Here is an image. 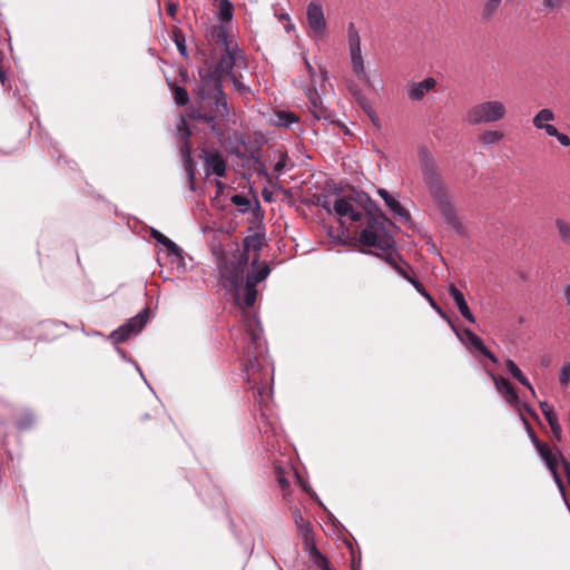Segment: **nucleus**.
Masks as SVG:
<instances>
[{
  "label": "nucleus",
  "mask_w": 570,
  "mask_h": 570,
  "mask_svg": "<svg viewBox=\"0 0 570 570\" xmlns=\"http://www.w3.org/2000/svg\"><path fill=\"white\" fill-rule=\"evenodd\" d=\"M198 76L199 82L195 90V96L200 102H212L214 109L208 112L200 108L193 109L190 116L196 120L206 122L212 131L217 137H220L223 131L217 127L216 119H226L230 112L226 94L223 90V77L213 67L200 68Z\"/></svg>",
  "instance_id": "nucleus-1"
},
{
  "label": "nucleus",
  "mask_w": 570,
  "mask_h": 570,
  "mask_svg": "<svg viewBox=\"0 0 570 570\" xmlns=\"http://www.w3.org/2000/svg\"><path fill=\"white\" fill-rule=\"evenodd\" d=\"M419 157L422 179L431 198L433 199L434 206L440 212V215L446 225L455 232L462 233V225L455 214L452 197L433 156L429 150L421 149Z\"/></svg>",
  "instance_id": "nucleus-2"
},
{
  "label": "nucleus",
  "mask_w": 570,
  "mask_h": 570,
  "mask_svg": "<svg viewBox=\"0 0 570 570\" xmlns=\"http://www.w3.org/2000/svg\"><path fill=\"white\" fill-rule=\"evenodd\" d=\"M363 208L367 214L365 227L358 234V242L365 247H375L386 250L393 247L394 237L391 233L393 225L367 195L364 197Z\"/></svg>",
  "instance_id": "nucleus-3"
},
{
  "label": "nucleus",
  "mask_w": 570,
  "mask_h": 570,
  "mask_svg": "<svg viewBox=\"0 0 570 570\" xmlns=\"http://www.w3.org/2000/svg\"><path fill=\"white\" fill-rule=\"evenodd\" d=\"M249 256L245 254L219 253L216 256L218 273L217 286L226 291L233 297L236 305L242 308L243 295L240 294V282L247 271Z\"/></svg>",
  "instance_id": "nucleus-4"
},
{
  "label": "nucleus",
  "mask_w": 570,
  "mask_h": 570,
  "mask_svg": "<svg viewBox=\"0 0 570 570\" xmlns=\"http://www.w3.org/2000/svg\"><path fill=\"white\" fill-rule=\"evenodd\" d=\"M209 39L223 50L218 62L213 67L222 77H228L236 73V70L247 67L245 53L230 38L229 28L215 26L210 31Z\"/></svg>",
  "instance_id": "nucleus-5"
},
{
  "label": "nucleus",
  "mask_w": 570,
  "mask_h": 570,
  "mask_svg": "<svg viewBox=\"0 0 570 570\" xmlns=\"http://www.w3.org/2000/svg\"><path fill=\"white\" fill-rule=\"evenodd\" d=\"M507 115V108L499 100H487L470 107L465 114V120L471 126L480 124L498 122Z\"/></svg>",
  "instance_id": "nucleus-6"
},
{
  "label": "nucleus",
  "mask_w": 570,
  "mask_h": 570,
  "mask_svg": "<svg viewBox=\"0 0 570 570\" xmlns=\"http://www.w3.org/2000/svg\"><path fill=\"white\" fill-rule=\"evenodd\" d=\"M245 340L246 346L243 353L248 356V365L254 367L257 364V354L262 353V328L258 320L254 316H247L245 320Z\"/></svg>",
  "instance_id": "nucleus-7"
},
{
  "label": "nucleus",
  "mask_w": 570,
  "mask_h": 570,
  "mask_svg": "<svg viewBox=\"0 0 570 570\" xmlns=\"http://www.w3.org/2000/svg\"><path fill=\"white\" fill-rule=\"evenodd\" d=\"M177 132L180 138V155L184 163V169L187 175V179L189 181L190 190L195 189V168H194V159L191 157V130L188 127L185 118L181 117L180 124L177 127Z\"/></svg>",
  "instance_id": "nucleus-8"
},
{
  "label": "nucleus",
  "mask_w": 570,
  "mask_h": 570,
  "mask_svg": "<svg viewBox=\"0 0 570 570\" xmlns=\"http://www.w3.org/2000/svg\"><path fill=\"white\" fill-rule=\"evenodd\" d=\"M149 314L148 309L145 308L139 312L136 316L129 318L126 323L120 325L117 330L110 334V340L115 344L124 343L129 340L132 335L138 334L147 324Z\"/></svg>",
  "instance_id": "nucleus-9"
},
{
  "label": "nucleus",
  "mask_w": 570,
  "mask_h": 570,
  "mask_svg": "<svg viewBox=\"0 0 570 570\" xmlns=\"http://www.w3.org/2000/svg\"><path fill=\"white\" fill-rule=\"evenodd\" d=\"M271 274V267L265 263L257 271L245 276L242 308L254 306L257 297L256 285L266 279Z\"/></svg>",
  "instance_id": "nucleus-10"
},
{
  "label": "nucleus",
  "mask_w": 570,
  "mask_h": 570,
  "mask_svg": "<svg viewBox=\"0 0 570 570\" xmlns=\"http://www.w3.org/2000/svg\"><path fill=\"white\" fill-rule=\"evenodd\" d=\"M306 17L308 26L313 31V37L316 39L323 38L326 30V20L322 6L311 1L306 8Z\"/></svg>",
  "instance_id": "nucleus-11"
},
{
  "label": "nucleus",
  "mask_w": 570,
  "mask_h": 570,
  "mask_svg": "<svg viewBox=\"0 0 570 570\" xmlns=\"http://www.w3.org/2000/svg\"><path fill=\"white\" fill-rule=\"evenodd\" d=\"M204 153L205 170L207 175H215L224 177L226 175V160L218 150H210Z\"/></svg>",
  "instance_id": "nucleus-12"
},
{
  "label": "nucleus",
  "mask_w": 570,
  "mask_h": 570,
  "mask_svg": "<svg viewBox=\"0 0 570 570\" xmlns=\"http://www.w3.org/2000/svg\"><path fill=\"white\" fill-rule=\"evenodd\" d=\"M377 194L384 200L386 207L391 210L396 220L404 224L411 223V214L409 210L405 209L386 189L380 188Z\"/></svg>",
  "instance_id": "nucleus-13"
},
{
  "label": "nucleus",
  "mask_w": 570,
  "mask_h": 570,
  "mask_svg": "<svg viewBox=\"0 0 570 570\" xmlns=\"http://www.w3.org/2000/svg\"><path fill=\"white\" fill-rule=\"evenodd\" d=\"M489 375L493 380L495 389L502 397L514 409H520L521 402L513 385L507 379L499 377L492 372H489Z\"/></svg>",
  "instance_id": "nucleus-14"
},
{
  "label": "nucleus",
  "mask_w": 570,
  "mask_h": 570,
  "mask_svg": "<svg viewBox=\"0 0 570 570\" xmlns=\"http://www.w3.org/2000/svg\"><path fill=\"white\" fill-rule=\"evenodd\" d=\"M463 335L466 337V342H464V344L471 353H480L489 358L493 364H498V357L485 346L483 341L476 334L471 330L465 328L463 331Z\"/></svg>",
  "instance_id": "nucleus-15"
},
{
  "label": "nucleus",
  "mask_w": 570,
  "mask_h": 570,
  "mask_svg": "<svg viewBox=\"0 0 570 570\" xmlns=\"http://www.w3.org/2000/svg\"><path fill=\"white\" fill-rule=\"evenodd\" d=\"M435 86L436 80L433 77H428L420 82H410L406 86L407 98L412 101H421Z\"/></svg>",
  "instance_id": "nucleus-16"
},
{
  "label": "nucleus",
  "mask_w": 570,
  "mask_h": 570,
  "mask_svg": "<svg viewBox=\"0 0 570 570\" xmlns=\"http://www.w3.org/2000/svg\"><path fill=\"white\" fill-rule=\"evenodd\" d=\"M333 212L340 217H348L352 222H360L363 214L354 208L352 198L338 197L333 204Z\"/></svg>",
  "instance_id": "nucleus-17"
},
{
  "label": "nucleus",
  "mask_w": 570,
  "mask_h": 570,
  "mask_svg": "<svg viewBox=\"0 0 570 570\" xmlns=\"http://www.w3.org/2000/svg\"><path fill=\"white\" fill-rule=\"evenodd\" d=\"M556 119L554 112L550 108L540 109L533 117V126L543 130L547 136L557 134V127L551 122Z\"/></svg>",
  "instance_id": "nucleus-18"
},
{
  "label": "nucleus",
  "mask_w": 570,
  "mask_h": 570,
  "mask_svg": "<svg viewBox=\"0 0 570 570\" xmlns=\"http://www.w3.org/2000/svg\"><path fill=\"white\" fill-rule=\"evenodd\" d=\"M448 291H449V295L451 296L455 306L458 307L460 314L464 317L465 321L474 324L475 317L472 314V312L465 301L464 294L453 284H451L449 286Z\"/></svg>",
  "instance_id": "nucleus-19"
},
{
  "label": "nucleus",
  "mask_w": 570,
  "mask_h": 570,
  "mask_svg": "<svg viewBox=\"0 0 570 570\" xmlns=\"http://www.w3.org/2000/svg\"><path fill=\"white\" fill-rule=\"evenodd\" d=\"M521 420H522V422L525 425V429H527V431L529 433V436H530L533 445L535 446L539 455L541 456V459L543 461H547L550 458H552L554 455H558V452H560L558 449H556V451H552L550 448H548L547 445H544V444H542L540 442V440L538 439L535 432L533 431V429L531 428L530 423L528 422V420L523 415H521Z\"/></svg>",
  "instance_id": "nucleus-20"
},
{
  "label": "nucleus",
  "mask_w": 570,
  "mask_h": 570,
  "mask_svg": "<svg viewBox=\"0 0 570 570\" xmlns=\"http://www.w3.org/2000/svg\"><path fill=\"white\" fill-rule=\"evenodd\" d=\"M502 2L503 0H484L480 10L481 22H491L499 13Z\"/></svg>",
  "instance_id": "nucleus-21"
},
{
  "label": "nucleus",
  "mask_w": 570,
  "mask_h": 570,
  "mask_svg": "<svg viewBox=\"0 0 570 570\" xmlns=\"http://www.w3.org/2000/svg\"><path fill=\"white\" fill-rule=\"evenodd\" d=\"M150 235L157 243L165 246L169 254L183 258V249L175 242L165 236L163 233L155 228H151Z\"/></svg>",
  "instance_id": "nucleus-22"
},
{
  "label": "nucleus",
  "mask_w": 570,
  "mask_h": 570,
  "mask_svg": "<svg viewBox=\"0 0 570 570\" xmlns=\"http://www.w3.org/2000/svg\"><path fill=\"white\" fill-rule=\"evenodd\" d=\"M505 366L508 372L512 375L513 379H515L520 384H522L524 387H527L532 395H535V391L528 380V377L522 373V371L519 368V366L515 364V362L511 358H508L505 361Z\"/></svg>",
  "instance_id": "nucleus-23"
},
{
  "label": "nucleus",
  "mask_w": 570,
  "mask_h": 570,
  "mask_svg": "<svg viewBox=\"0 0 570 570\" xmlns=\"http://www.w3.org/2000/svg\"><path fill=\"white\" fill-rule=\"evenodd\" d=\"M350 57H351V65H352L353 72L356 75V77L360 80L368 83L370 78L364 68L362 51L350 52Z\"/></svg>",
  "instance_id": "nucleus-24"
},
{
  "label": "nucleus",
  "mask_w": 570,
  "mask_h": 570,
  "mask_svg": "<svg viewBox=\"0 0 570 570\" xmlns=\"http://www.w3.org/2000/svg\"><path fill=\"white\" fill-rule=\"evenodd\" d=\"M558 462H560L559 455H554L549 460L544 461L547 468L549 469L553 476V481L557 484L559 491L564 495V484L558 472Z\"/></svg>",
  "instance_id": "nucleus-25"
},
{
  "label": "nucleus",
  "mask_w": 570,
  "mask_h": 570,
  "mask_svg": "<svg viewBox=\"0 0 570 570\" xmlns=\"http://www.w3.org/2000/svg\"><path fill=\"white\" fill-rule=\"evenodd\" d=\"M234 12V6L230 0H219V21L218 26H226L228 28L232 21Z\"/></svg>",
  "instance_id": "nucleus-26"
},
{
  "label": "nucleus",
  "mask_w": 570,
  "mask_h": 570,
  "mask_svg": "<svg viewBox=\"0 0 570 570\" xmlns=\"http://www.w3.org/2000/svg\"><path fill=\"white\" fill-rule=\"evenodd\" d=\"M168 86L171 90V94L174 96L175 104L179 107H184L189 101V95L188 91L174 82L168 81Z\"/></svg>",
  "instance_id": "nucleus-27"
},
{
  "label": "nucleus",
  "mask_w": 570,
  "mask_h": 570,
  "mask_svg": "<svg viewBox=\"0 0 570 570\" xmlns=\"http://www.w3.org/2000/svg\"><path fill=\"white\" fill-rule=\"evenodd\" d=\"M504 137V134L500 130H484L478 136V140L483 146H492L498 144L500 140H502Z\"/></svg>",
  "instance_id": "nucleus-28"
},
{
  "label": "nucleus",
  "mask_w": 570,
  "mask_h": 570,
  "mask_svg": "<svg viewBox=\"0 0 570 570\" xmlns=\"http://www.w3.org/2000/svg\"><path fill=\"white\" fill-rule=\"evenodd\" d=\"M275 117L274 124L283 128H291L292 125L298 122V117L292 111H278Z\"/></svg>",
  "instance_id": "nucleus-29"
},
{
  "label": "nucleus",
  "mask_w": 570,
  "mask_h": 570,
  "mask_svg": "<svg viewBox=\"0 0 570 570\" xmlns=\"http://www.w3.org/2000/svg\"><path fill=\"white\" fill-rule=\"evenodd\" d=\"M308 557L311 562L320 570H326L330 568L328 560L320 552L315 544H312L308 551Z\"/></svg>",
  "instance_id": "nucleus-30"
},
{
  "label": "nucleus",
  "mask_w": 570,
  "mask_h": 570,
  "mask_svg": "<svg viewBox=\"0 0 570 570\" xmlns=\"http://www.w3.org/2000/svg\"><path fill=\"white\" fill-rule=\"evenodd\" d=\"M262 248V239L258 234H252L244 238V248L243 250H236L238 254H245L248 256L249 250L259 252Z\"/></svg>",
  "instance_id": "nucleus-31"
},
{
  "label": "nucleus",
  "mask_w": 570,
  "mask_h": 570,
  "mask_svg": "<svg viewBox=\"0 0 570 570\" xmlns=\"http://www.w3.org/2000/svg\"><path fill=\"white\" fill-rule=\"evenodd\" d=\"M347 38H348L350 52L362 51L361 50V38H360L358 31L353 22L348 23Z\"/></svg>",
  "instance_id": "nucleus-32"
},
{
  "label": "nucleus",
  "mask_w": 570,
  "mask_h": 570,
  "mask_svg": "<svg viewBox=\"0 0 570 570\" xmlns=\"http://www.w3.org/2000/svg\"><path fill=\"white\" fill-rule=\"evenodd\" d=\"M308 110L317 120L327 118V109L323 106L321 97L308 104Z\"/></svg>",
  "instance_id": "nucleus-33"
},
{
  "label": "nucleus",
  "mask_w": 570,
  "mask_h": 570,
  "mask_svg": "<svg viewBox=\"0 0 570 570\" xmlns=\"http://www.w3.org/2000/svg\"><path fill=\"white\" fill-rule=\"evenodd\" d=\"M173 40H174L180 56L184 58H188L185 36L183 35V32L180 30H176L173 32Z\"/></svg>",
  "instance_id": "nucleus-34"
},
{
  "label": "nucleus",
  "mask_w": 570,
  "mask_h": 570,
  "mask_svg": "<svg viewBox=\"0 0 570 570\" xmlns=\"http://www.w3.org/2000/svg\"><path fill=\"white\" fill-rule=\"evenodd\" d=\"M556 226L559 232L561 240L564 244L570 245V224L562 219H558L556 222Z\"/></svg>",
  "instance_id": "nucleus-35"
},
{
  "label": "nucleus",
  "mask_w": 570,
  "mask_h": 570,
  "mask_svg": "<svg viewBox=\"0 0 570 570\" xmlns=\"http://www.w3.org/2000/svg\"><path fill=\"white\" fill-rule=\"evenodd\" d=\"M35 423V415L31 412H26L21 415V417L16 422V426L21 430L30 429Z\"/></svg>",
  "instance_id": "nucleus-36"
},
{
  "label": "nucleus",
  "mask_w": 570,
  "mask_h": 570,
  "mask_svg": "<svg viewBox=\"0 0 570 570\" xmlns=\"http://www.w3.org/2000/svg\"><path fill=\"white\" fill-rule=\"evenodd\" d=\"M230 200L235 206L239 207L242 213H246L250 207V200L244 195L235 194Z\"/></svg>",
  "instance_id": "nucleus-37"
},
{
  "label": "nucleus",
  "mask_w": 570,
  "mask_h": 570,
  "mask_svg": "<svg viewBox=\"0 0 570 570\" xmlns=\"http://www.w3.org/2000/svg\"><path fill=\"white\" fill-rule=\"evenodd\" d=\"M395 246V243L393 244ZM384 255V261L394 269L395 265H399V262H402V257L394 252V247L389 248L386 250H382Z\"/></svg>",
  "instance_id": "nucleus-38"
},
{
  "label": "nucleus",
  "mask_w": 570,
  "mask_h": 570,
  "mask_svg": "<svg viewBox=\"0 0 570 570\" xmlns=\"http://www.w3.org/2000/svg\"><path fill=\"white\" fill-rule=\"evenodd\" d=\"M229 80L232 81L235 90L239 94V95H246L250 91V89L245 86L238 78L237 73H233L230 76H228Z\"/></svg>",
  "instance_id": "nucleus-39"
},
{
  "label": "nucleus",
  "mask_w": 570,
  "mask_h": 570,
  "mask_svg": "<svg viewBox=\"0 0 570 570\" xmlns=\"http://www.w3.org/2000/svg\"><path fill=\"white\" fill-rule=\"evenodd\" d=\"M430 303V305L443 317L448 321V323L451 325V327L454 330L456 336L462 340L461 334L458 332L451 320L445 315V313L441 309V307L438 305V303L434 301V298L430 295V298H426Z\"/></svg>",
  "instance_id": "nucleus-40"
},
{
  "label": "nucleus",
  "mask_w": 570,
  "mask_h": 570,
  "mask_svg": "<svg viewBox=\"0 0 570 570\" xmlns=\"http://www.w3.org/2000/svg\"><path fill=\"white\" fill-rule=\"evenodd\" d=\"M402 263H403V264L395 265V266H394V271H395V272H396L401 277H403L404 279H406V281L410 283V279H413V278H414V277H412V276L409 274V272H407V269H411V266H410L407 263L403 262V261H402Z\"/></svg>",
  "instance_id": "nucleus-41"
},
{
  "label": "nucleus",
  "mask_w": 570,
  "mask_h": 570,
  "mask_svg": "<svg viewBox=\"0 0 570 570\" xmlns=\"http://www.w3.org/2000/svg\"><path fill=\"white\" fill-rule=\"evenodd\" d=\"M314 204L316 206L322 207L328 214H332V212H333V206H331V203H330L327 196H325V195L316 196V200L314 202Z\"/></svg>",
  "instance_id": "nucleus-42"
},
{
  "label": "nucleus",
  "mask_w": 570,
  "mask_h": 570,
  "mask_svg": "<svg viewBox=\"0 0 570 570\" xmlns=\"http://www.w3.org/2000/svg\"><path fill=\"white\" fill-rule=\"evenodd\" d=\"M559 381L562 385H568L570 382V364H563L559 371Z\"/></svg>",
  "instance_id": "nucleus-43"
},
{
  "label": "nucleus",
  "mask_w": 570,
  "mask_h": 570,
  "mask_svg": "<svg viewBox=\"0 0 570 570\" xmlns=\"http://www.w3.org/2000/svg\"><path fill=\"white\" fill-rule=\"evenodd\" d=\"M548 424L550 426V430H551V433H552L553 438L558 442L562 441V428H561L558 419L556 421L549 422Z\"/></svg>",
  "instance_id": "nucleus-44"
},
{
  "label": "nucleus",
  "mask_w": 570,
  "mask_h": 570,
  "mask_svg": "<svg viewBox=\"0 0 570 570\" xmlns=\"http://www.w3.org/2000/svg\"><path fill=\"white\" fill-rule=\"evenodd\" d=\"M244 166L246 168L250 169V170L256 171L259 175L261 174H263L265 176L267 175L266 169H265V165H264V163L259 158L255 159V164H245Z\"/></svg>",
  "instance_id": "nucleus-45"
},
{
  "label": "nucleus",
  "mask_w": 570,
  "mask_h": 570,
  "mask_svg": "<svg viewBox=\"0 0 570 570\" xmlns=\"http://www.w3.org/2000/svg\"><path fill=\"white\" fill-rule=\"evenodd\" d=\"M410 284H412L417 293L421 294L424 298H430V293L417 278L414 277L413 279H410Z\"/></svg>",
  "instance_id": "nucleus-46"
},
{
  "label": "nucleus",
  "mask_w": 570,
  "mask_h": 570,
  "mask_svg": "<svg viewBox=\"0 0 570 570\" xmlns=\"http://www.w3.org/2000/svg\"><path fill=\"white\" fill-rule=\"evenodd\" d=\"M550 137H556L557 140L559 141V144L563 147H569L570 146V137L566 134H562V132H559V130L557 129V134H550L549 135Z\"/></svg>",
  "instance_id": "nucleus-47"
},
{
  "label": "nucleus",
  "mask_w": 570,
  "mask_h": 570,
  "mask_svg": "<svg viewBox=\"0 0 570 570\" xmlns=\"http://www.w3.org/2000/svg\"><path fill=\"white\" fill-rule=\"evenodd\" d=\"M558 455L560 458V462L563 466V471L567 476L568 484L570 487V462L562 455L561 452H558Z\"/></svg>",
  "instance_id": "nucleus-48"
},
{
  "label": "nucleus",
  "mask_w": 570,
  "mask_h": 570,
  "mask_svg": "<svg viewBox=\"0 0 570 570\" xmlns=\"http://www.w3.org/2000/svg\"><path fill=\"white\" fill-rule=\"evenodd\" d=\"M305 94L308 98V104L313 100H317L320 98V95L317 90L315 89V85L312 83V86L307 87L305 90Z\"/></svg>",
  "instance_id": "nucleus-49"
},
{
  "label": "nucleus",
  "mask_w": 570,
  "mask_h": 570,
  "mask_svg": "<svg viewBox=\"0 0 570 570\" xmlns=\"http://www.w3.org/2000/svg\"><path fill=\"white\" fill-rule=\"evenodd\" d=\"M286 160H287L286 155L281 154L278 160L276 161V164L274 166V170L279 174L284 169V167L286 165Z\"/></svg>",
  "instance_id": "nucleus-50"
},
{
  "label": "nucleus",
  "mask_w": 570,
  "mask_h": 570,
  "mask_svg": "<svg viewBox=\"0 0 570 570\" xmlns=\"http://www.w3.org/2000/svg\"><path fill=\"white\" fill-rule=\"evenodd\" d=\"M277 471H278L277 481H278L281 488L282 489H287L289 487L288 480L283 475L281 469H277Z\"/></svg>",
  "instance_id": "nucleus-51"
},
{
  "label": "nucleus",
  "mask_w": 570,
  "mask_h": 570,
  "mask_svg": "<svg viewBox=\"0 0 570 570\" xmlns=\"http://www.w3.org/2000/svg\"><path fill=\"white\" fill-rule=\"evenodd\" d=\"M542 6L548 11H552L558 6V0H542Z\"/></svg>",
  "instance_id": "nucleus-52"
},
{
  "label": "nucleus",
  "mask_w": 570,
  "mask_h": 570,
  "mask_svg": "<svg viewBox=\"0 0 570 570\" xmlns=\"http://www.w3.org/2000/svg\"><path fill=\"white\" fill-rule=\"evenodd\" d=\"M305 65H306V69H307V72L311 77V81L313 85H315V70L313 68V66L311 65V62L308 60H305Z\"/></svg>",
  "instance_id": "nucleus-53"
},
{
  "label": "nucleus",
  "mask_w": 570,
  "mask_h": 570,
  "mask_svg": "<svg viewBox=\"0 0 570 570\" xmlns=\"http://www.w3.org/2000/svg\"><path fill=\"white\" fill-rule=\"evenodd\" d=\"M563 298H564V303L566 305L568 306V308L570 309V284L566 285L564 286V289H563Z\"/></svg>",
  "instance_id": "nucleus-54"
},
{
  "label": "nucleus",
  "mask_w": 570,
  "mask_h": 570,
  "mask_svg": "<svg viewBox=\"0 0 570 570\" xmlns=\"http://www.w3.org/2000/svg\"><path fill=\"white\" fill-rule=\"evenodd\" d=\"M540 409L543 415L553 410V407L547 401L540 402Z\"/></svg>",
  "instance_id": "nucleus-55"
},
{
  "label": "nucleus",
  "mask_w": 570,
  "mask_h": 570,
  "mask_svg": "<svg viewBox=\"0 0 570 570\" xmlns=\"http://www.w3.org/2000/svg\"><path fill=\"white\" fill-rule=\"evenodd\" d=\"M517 410L518 411H522L523 410V411H525L530 415H533V416L535 415V412L533 411V409L529 404H527V403H521L520 409H517Z\"/></svg>",
  "instance_id": "nucleus-56"
},
{
  "label": "nucleus",
  "mask_w": 570,
  "mask_h": 570,
  "mask_svg": "<svg viewBox=\"0 0 570 570\" xmlns=\"http://www.w3.org/2000/svg\"><path fill=\"white\" fill-rule=\"evenodd\" d=\"M544 417H546L548 423L552 422V421H556L558 419L557 414L554 413V410L550 411L549 413H546Z\"/></svg>",
  "instance_id": "nucleus-57"
},
{
  "label": "nucleus",
  "mask_w": 570,
  "mask_h": 570,
  "mask_svg": "<svg viewBox=\"0 0 570 570\" xmlns=\"http://www.w3.org/2000/svg\"><path fill=\"white\" fill-rule=\"evenodd\" d=\"M176 9H177V8H176V6H175L174 3H169V4H168L167 10H168V12H169V14H170V16H174V14H175Z\"/></svg>",
  "instance_id": "nucleus-58"
},
{
  "label": "nucleus",
  "mask_w": 570,
  "mask_h": 570,
  "mask_svg": "<svg viewBox=\"0 0 570 570\" xmlns=\"http://www.w3.org/2000/svg\"><path fill=\"white\" fill-rule=\"evenodd\" d=\"M321 78H322V81H326L327 80V71L324 70V69H321Z\"/></svg>",
  "instance_id": "nucleus-59"
},
{
  "label": "nucleus",
  "mask_w": 570,
  "mask_h": 570,
  "mask_svg": "<svg viewBox=\"0 0 570 570\" xmlns=\"http://www.w3.org/2000/svg\"><path fill=\"white\" fill-rule=\"evenodd\" d=\"M245 373H246V376H247V380H249V374H248V365L245 366Z\"/></svg>",
  "instance_id": "nucleus-60"
},
{
  "label": "nucleus",
  "mask_w": 570,
  "mask_h": 570,
  "mask_svg": "<svg viewBox=\"0 0 570 570\" xmlns=\"http://www.w3.org/2000/svg\"><path fill=\"white\" fill-rule=\"evenodd\" d=\"M232 337L235 340V343L237 342V338L235 337V330L230 332Z\"/></svg>",
  "instance_id": "nucleus-61"
},
{
  "label": "nucleus",
  "mask_w": 570,
  "mask_h": 570,
  "mask_svg": "<svg viewBox=\"0 0 570 570\" xmlns=\"http://www.w3.org/2000/svg\"><path fill=\"white\" fill-rule=\"evenodd\" d=\"M257 393L259 394V396H262L263 395V387H258L257 389Z\"/></svg>",
  "instance_id": "nucleus-62"
},
{
  "label": "nucleus",
  "mask_w": 570,
  "mask_h": 570,
  "mask_svg": "<svg viewBox=\"0 0 570 570\" xmlns=\"http://www.w3.org/2000/svg\"><path fill=\"white\" fill-rule=\"evenodd\" d=\"M263 195H264V199H265V200H269V199H271V198L268 197V194H265V193H264Z\"/></svg>",
  "instance_id": "nucleus-63"
},
{
  "label": "nucleus",
  "mask_w": 570,
  "mask_h": 570,
  "mask_svg": "<svg viewBox=\"0 0 570 570\" xmlns=\"http://www.w3.org/2000/svg\"><path fill=\"white\" fill-rule=\"evenodd\" d=\"M263 195H264V199H265V200H269V199H271V198L268 197V194H265V193H264Z\"/></svg>",
  "instance_id": "nucleus-64"
}]
</instances>
